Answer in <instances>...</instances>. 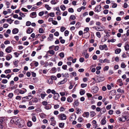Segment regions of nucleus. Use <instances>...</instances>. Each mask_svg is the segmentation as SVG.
I'll use <instances>...</instances> for the list:
<instances>
[{
  "label": "nucleus",
  "mask_w": 129,
  "mask_h": 129,
  "mask_svg": "<svg viewBox=\"0 0 129 129\" xmlns=\"http://www.w3.org/2000/svg\"><path fill=\"white\" fill-rule=\"evenodd\" d=\"M12 123H15L17 125H18L19 127L21 128L25 125L24 120L19 117H17L15 119H12L11 120Z\"/></svg>",
  "instance_id": "nucleus-1"
},
{
  "label": "nucleus",
  "mask_w": 129,
  "mask_h": 129,
  "mask_svg": "<svg viewBox=\"0 0 129 129\" xmlns=\"http://www.w3.org/2000/svg\"><path fill=\"white\" fill-rule=\"evenodd\" d=\"M33 96L31 95H29L28 96L24 97L22 98V102H25L29 100H31L33 98Z\"/></svg>",
  "instance_id": "nucleus-2"
},
{
  "label": "nucleus",
  "mask_w": 129,
  "mask_h": 129,
  "mask_svg": "<svg viewBox=\"0 0 129 129\" xmlns=\"http://www.w3.org/2000/svg\"><path fill=\"white\" fill-rule=\"evenodd\" d=\"M122 118H124L125 121L129 120V113L125 112L122 115Z\"/></svg>",
  "instance_id": "nucleus-3"
},
{
  "label": "nucleus",
  "mask_w": 129,
  "mask_h": 129,
  "mask_svg": "<svg viewBox=\"0 0 129 129\" xmlns=\"http://www.w3.org/2000/svg\"><path fill=\"white\" fill-rule=\"evenodd\" d=\"M49 121L50 122V125L53 126L56 124V122L55 120L54 117H52L50 118Z\"/></svg>",
  "instance_id": "nucleus-4"
},
{
  "label": "nucleus",
  "mask_w": 129,
  "mask_h": 129,
  "mask_svg": "<svg viewBox=\"0 0 129 129\" xmlns=\"http://www.w3.org/2000/svg\"><path fill=\"white\" fill-rule=\"evenodd\" d=\"M58 116L59 119L61 120H66L67 119L66 115L63 113L59 114Z\"/></svg>",
  "instance_id": "nucleus-5"
},
{
  "label": "nucleus",
  "mask_w": 129,
  "mask_h": 129,
  "mask_svg": "<svg viewBox=\"0 0 129 129\" xmlns=\"http://www.w3.org/2000/svg\"><path fill=\"white\" fill-rule=\"evenodd\" d=\"M99 48L100 49L102 50L104 49L105 50H108L107 46L105 44L103 45H100L99 46Z\"/></svg>",
  "instance_id": "nucleus-6"
},
{
  "label": "nucleus",
  "mask_w": 129,
  "mask_h": 129,
  "mask_svg": "<svg viewBox=\"0 0 129 129\" xmlns=\"http://www.w3.org/2000/svg\"><path fill=\"white\" fill-rule=\"evenodd\" d=\"M7 120V118L5 117H0V124H3Z\"/></svg>",
  "instance_id": "nucleus-7"
},
{
  "label": "nucleus",
  "mask_w": 129,
  "mask_h": 129,
  "mask_svg": "<svg viewBox=\"0 0 129 129\" xmlns=\"http://www.w3.org/2000/svg\"><path fill=\"white\" fill-rule=\"evenodd\" d=\"M99 90L98 87L96 86H95L92 87V92L93 93H97Z\"/></svg>",
  "instance_id": "nucleus-8"
},
{
  "label": "nucleus",
  "mask_w": 129,
  "mask_h": 129,
  "mask_svg": "<svg viewBox=\"0 0 129 129\" xmlns=\"http://www.w3.org/2000/svg\"><path fill=\"white\" fill-rule=\"evenodd\" d=\"M105 80L104 78L101 77H98L96 79L97 82H100L102 81Z\"/></svg>",
  "instance_id": "nucleus-9"
},
{
  "label": "nucleus",
  "mask_w": 129,
  "mask_h": 129,
  "mask_svg": "<svg viewBox=\"0 0 129 129\" xmlns=\"http://www.w3.org/2000/svg\"><path fill=\"white\" fill-rule=\"evenodd\" d=\"M101 6L100 5H97L95 8V11L97 12H99L101 10Z\"/></svg>",
  "instance_id": "nucleus-10"
},
{
  "label": "nucleus",
  "mask_w": 129,
  "mask_h": 129,
  "mask_svg": "<svg viewBox=\"0 0 129 129\" xmlns=\"http://www.w3.org/2000/svg\"><path fill=\"white\" fill-rule=\"evenodd\" d=\"M37 15L36 12H34L31 13L30 15V16L32 18H36Z\"/></svg>",
  "instance_id": "nucleus-11"
},
{
  "label": "nucleus",
  "mask_w": 129,
  "mask_h": 129,
  "mask_svg": "<svg viewBox=\"0 0 129 129\" xmlns=\"http://www.w3.org/2000/svg\"><path fill=\"white\" fill-rule=\"evenodd\" d=\"M67 80L68 79L66 78H65L63 80L59 81L58 83V84H63L67 82Z\"/></svg>",
  "instance_id": "nucleus-12"
},
{
  "label": "nucleus",
  "mask_w": 129,
  "mask_h": 129,
  "mask_svg": "<svg viewBox=\"0 0 129 129\" xmlns=\"http://www.w3.org/2000/svg\"><path fill=\"white\" fill-rule=\"evenodd\" d=\"M12 49V48L11 47L8 46L6 49L5 51L9 53L11 52Z\"/></svg>",
  "instance_id": "nucleus-13"
},
{
  "label": "nucleus",
  "mask_w": 129,
  "mask_h": 129,
  "mask_svg": "<svg viewBox=\"0 0 129 129\" xmlns=\"http://www.w3.org/2000/svg\"><path fill=\"white\" fill-rule=\"evenodd\" d=\"M22 89V90L19 89V93L20 94H23L26 92L27 91L26 89L25 88H23Z\"/></svg>",
  "instance_id": "nucleus-14"
},
{
  "label": "nucleus",
  "mask_w": 129,
  "mask_h": 129,
  "mask_svg": "<svg viewBox=\"0 0 129 129\" xmlns=\"http://www.w3.org/2000/svg\"><path fill=\"white\" fill-rule=\"evenodd\" d=\"M89 113L88 112H84L82 114V116L84 117H85L87 118L89 117Z\"/></svg>",
  "instance_id": "nucleus-15"
},
{
  "label": "nucleus",
  "mask_w": 129,
  "mask_h": 129,
  "mask_svg": "<svg viewBox=\"0 0 129 129\" xmlns=\"http://www.w3.org/2000/svg\"><path fill=\"white\" fill-rule=\"evenodd\" d=\"M89 30V28L88 27H86L84 28V31L85 32L84 33V34H88V36L89 35V33H88V32Z\"/></svg>",
  "instance_id": "nucleus-16"
},
{
  "label": "nucleus",
  "mask_w": 129,
  "mask_h": 129,
  "mask_svg": "<svg viewBox=\"0 0 129 129\" xmlns=\"http://www.w3.org/2000/svg\"><path fill=\"white\" fill-rule=\"evenodd\" d=\"M59 97V94L58 93H56L54 94V98L55 100H58Z\"/></svg>",
  "instance_id": "nucleus-17"
},
{
  "label": "nucleus",
  "mask_w": 129,
  "mask_h": 129,
  "mask_svg": "<svg viewBox=\"0 0 129 129\" xmlns=\"http://www.w3.org/2000/svg\"><path fill=\"white\" fill-rule=\"evenodd\" d=\"M19 31L18 29L17 28H15L12 30V33L13 34H16Z\"/></svg>",
  "instance_id": "nucleus-18"
},
{
  "label": "nucleus",
  "mask_w": 129,
  "mask_h": 129,
  "mask_svg": "<svg viewBox=\"0 0 129 129\" xmlns=\"http://www.w3.org/2000/svg\"><path fill=\"white\" fill-rule=\"evenodd\" d=\"M53 39V35L52 34H50L48 38V41H52Z\"/></svg>",
  "instance_id": "nucleus-19"
},
{
  "label": "nucleus",
  "mask_w": 129,
  "mask_h": 129,
  "mask_svg": "<svg viewBox=\"0 0 129 129\" xmlns=\"http://www.w3.org/2000/svg\"><path fill=\"white\" fill-rule=\"evenodd\" d=\"M27 125L28 127H31L33 125L32 122L30 121H28L27 123Z\"/></svg>",
  "instance_id": "nucleus-20"
},
{
  "label": "nucleus",
  "mask_w": 129,
  "mask_h": 129,
  "mask_svg": "<svg viewBox=\"0 0 129 129\" xmlns=\"http://www.w3.org/2000/svg\"><path fill=\"white\" fill-rule=\"evenodd\" d=\"M117 82L119 84V85L120 86H122L123 85V84L122 82V81L121 79H119L118 80Z\"/></svg>",
  "instance_id": "nucleus-21"
},
{
  "label": "nucleus",
  "mask_w": 129,
  "mask_h": 129,
  "mask_svg": "<svg viewBox=\"0 0 129 129\" xmlns=\"http://www.w3.org/2000/svg\"><path fill=\"white\" fill-rule=\"evenodd\" d=\"M105 117L101 121V124L102 125H104L105 124L106 122V121L105 119Z\"/></svg>",
  "instance_id": "nucleus-22"
},
{
  "label": "nucleus",
  "mask_w": 129,
  "mask_h": 129,
  "mask_svg": "<svg viewBox=\"0 0 129 129\" xmlns=\"http://www.w3.org/2000/svg\"><path fill=\"white\" fill-rule=\"evenodd\" d=\"M33 32V30L31 28H28L26 31V33L28 34H30Z\"/></svg>",
  "instance_id": "nucleus-23"
},
{
  "label": "nucleus",
  "mask_w": 129,
  "mask_h": 129,
  "mask_svg": "<svg viewBox=\"0 0 129 129\" xmlns=\"http://www.w3.org/2000/svg\"><path fill=\"white\" fill-rule=\"evenodd\" d=\"M121 49L120 48H118L115 51V53L116 54H119L121 52Z\"/></svg>",
  "instance_id": "nucleus-24"
},
{
  "label": "nucleus",
  "mask_w": 129,
  "mask_h": 129,
  "mask_svg": "<svg viewBox=\"0 0 129 129\" xmlns=\"http://www.w3.org/2000/svg\"><path fill=\"white\" fill-rule=\"evenodd\" d=\"M47 83L49 84H51L53 83V81L51 78H50L48 80Z\"/></svg>",
  "instance_id": "nucleus-25"
},
{
  "label": "nucleus",
  "mask_w": 129,
  "mask_h": 129,
  "mask_svg": "<svg viewBox=\"0 0 129 129\" xmlns=\"http://www.w3.org/2000/svg\"><path fill=\"white\" fill-rule=\"evenodd\" d=\"M116 91L115 90H113L111 91L110 92V94L112 95H114L116 94Z\"/></svg>",
  "instance_id": "nucleus-26"
},
{
  "label": "nucleus",
  "mask_w": 129,
  "mask_h": 129,
  "mask_svg": "<svg viewBox=\"0 0 129 129\" xmlns=\"http://www.w3.org/2000/svg\"><path fill=\"white\" fill-rule=\"evenodd\" d=\"M101 109V110L100 111V112L101 114H102L105 113L106 111V110L105 108H103Z\"/></svg>",
  "instance_id": "nucleus-27"
},
{
  "label": "nucleus",
  "mask_w": 129,
  "mask_h": 129,
  "mask_svg": "<svg viewBox=\"0 0 129 129\" xmlns=\"http://www.w3.org/2000/svg\"><path fill=\"white\" fill-rule=\"evenodd\" d=\"M73 100L71 96L69 97L67 99V101L69 102H71Z\"/></svg>",
  "instance_id": "nucleus-28"
},
{
  "label": "nucleus",
  "mask_w": 129,
  "mask_h": 129,
  "mask_svg": "<svg viewBox=\"0 0 129 129\" xmlns=\"http://www.w3.org/2000/svg\"><path fill=\"white\" fill-rule=\"evenodd\" d=\"M45 7L48 10H49L51 9V7H49V5L47 4L45 5Z\"/></svg>",
  "instance_id": "nucleus-29"
},
{
  "label": "nucleus",
  "mask_w": 129,
  "mask_h": 129,
  "mask_svg": "<svg viewBox=\"0 0 129 129\" xmlns=\"http://www.w3.org/2000/svg\"><path fill=\"white\" fill-rule=\"evenodd\" d=\"M85 93V91L83 89H81L80 91V95H83Z\"/></svg>",
  "instance_id": "nucleus-30"
},
{
  "label": "nucleus",
  "mask_w": 129,
  "mask_h": 129,
  "mask_svg": "<svg viewBox=\"0 0 129 129\" xmlns=\"http://www.w3.org/2000/svg\"><path fill=\"white\" fill-rule=\"evenodd\" d=\"M90 116L92 117H94L96 113L94 111H92L90 112Z\"/></svg>",
  "instance_id": "nucleus-31"
},
{
  "label": "nucleus",
  "mask_w": 129,
  "mask_h": 129,
  "mask_svg": "<svg viewBox=\"0 0 129 129\" xmlns=\"http://www.w3.org/2000/svg\"><path fill=\"white\" fill-rule=\"evenodd\" d=\"M11 72V71L10 69H8L6 70L5 71L4 73L6 74L10 73Z\"/></svg>",
  "instance_id": "nucleus-32"
},
{
  "label": "nucleus",
  "mask_w": 129,
  "mask_h": 129,
  "mask_svg": "<svg viewBox=\"0 0 129 129\" xmlns=\"http://www.w3.org/2000/svg\"><path fill=\"white\" fill-rule=\"evenodd\" d=\"M10 56H8L6 57V59L7 60L9 61L10 60L12 57V56L10 54Z\"/></svg>",
  "instance_id": "nucleus-33"
},
{
  "label": "nucleus",
  "mask_w": 129,
  "mask_h": 129,
  "mask_svg": "<svg viewBox=\"0 0 129 129\" xmlns=\"http://www.w3.org/2000/svg\"><path fill=\"white\" fill-rule=\"evenodd\" d=\"M51 106H48V105H46L44 107V108L46 109V110H49L51 109Z\"/></svg>",
  "instance_id": "nucleus-34"
},
{
  "label": "nucleus",
  "mask_w": 129,
  "mask_h": 129,
  "mask_svg": "<svg viewBox=\"0 0 129 129\" xmlns=\"http://www.w3.org/2000/svg\"><path fill=\"white\" fill-rule=\"evenodd\" d=\"M56 69L55 67L53 68L51 70V71L52 73H54L56 72Z\"/></svg>",
  "instance_id": "nucleus-35"
},
{
  "label": "nucleus",
  "mask_w": 129,
  "mask_h": 129,
  "mask_svg": "<svg viewBox=\"0 0 129 129\" xmlns=\"http://www.w3.org/2000/svg\"><path fill=\"white\" fill-rule=\"evenodd\" d=\"M121 67L122 68H125L126 67V65L125 64V63L124 62L121 63Z\"/></svg>",
  "instance_id": "nucleus-36"
},
{
  "label": "nucleus",
  "mask_w": 129,
  "mask_h": 129,
  "mask_svg": "<svg viewBox=\"0 0 129 129\" xmlns=\"http://www.w3.org/2000/svg\"><path fill=\"white\" fill-rule=\"evenodd\" d=\"M64 125V123H59V126L61 128H63Z\"/></svg>",
  "instance_id": "nucleus-37"
},
{
  "label": "nucleus",
  "mask_w": 129,
  "mask_h": 129,
  "mask_svg": "<svg viewBox=\"0 0 129 129\" xmlns=\"http://www.w3.org/2000/svg\"><path fill=\"white\" fill-rule=\"evenodd\" d=\"M60 8L62 11H64L66 8L65 6L63 5H62L60 6Z\"/></svg>",
  "instance_id": "nucleus-38"
},
{
  "label": "nucleus",
  "mask_w": 129,
  "mask_h": 129,
  "mask_svg": "<svg viewBox=\"0 0 129 129\" xmlns=\"http://www.w3.org/2000/svg\"><path fill=\"white\" fill-rule=\"evenodd\" d=\"M98 29L97 30L99 31H103L104 30V28L100 26L99 27H98Z\"/></svg>",
  "instance_id": "nucleus-39"
},
{
  "label": "nucleus",
  "mask_w": 129,
  "mask_h": 129,
  "mask_svg": "<svg viewBox=\"0 0 129 129\" xmlns=\"http://www.w3.org/2000/svg\"><path fill=\"white\" fill-rule=\"evenodd\" d=\"M48 52L52 55H53L55 53L54 51L53 50H49L48 51Z\"/></svg>",
  "instance_id": "nucleus-40"
},
{
  "label": "nucleus",
  "mask_w": 129,
  "mask_h": 129,
  "mask_svg": "<svg viewBox=\"0 0 129 129\" xmlns=\"http://www.w3.org/2000/svg\"><path fill=\"white\" fill-rule=\"evenodd\" d=\"M66 29L65 27L63 26H61L60 28V30L61 32H63Z\"/></svg>",
  "instance_id": "nucleus-41"
},
{
  "label": "nucleus",
  "mask_w": 129,
  "mask_h": 129,
  "mask_svg": "<svg viewBox=\"0 0 129 129\" xmlns=\"http://www.w3.org/2000/svg\"><path fill=\"white\" fill-rule=\"evenodd\" d=\"M59 56L62 58H63L64 57V54L63 52H61L59 54Z\"/></svg>",
  "instance_id": "nucleus-42"
},
{
  "label": "nucleus",
  "mask_w": 129,
  "mask_h": 129,
  "mask_svg": "<svg viewBox=\"0 0 129 129\" xmlns=\"http://www.w3.org/2000/svg\"><path fill=\"white\" fill-rule=\"evenodd\" d=\"M49 15L51 17H53L55 16L54 13L53 12H51L49 14Z\"/></svg>",
  "instance_id": "nucleus-43"
},
{
  "label": "nucleus",
  "mask_w": 129,
  "mask_h": 129,
  "mask_svg": "<svg viewBox=\"0 0 129 129\" xmlns=\"http://www.w3.org/2000/svg\"><path fill=\"white\" fill-rule=\"evenodd\" d=\"M51 78L53 80H56L57 79V77L56 76L52 75L51 77Z\"/></svg>",
  "instance_id": "nucleus-44"
},
{
  "label": "nucleus",
  "mask_w": 129,
  "mask_h": 129,
  "mask_svg": "<svg viewBox=\"0 0 129 129\" xmlns=\"http://www.w3.org/2000/svg\"><path fill=\"white\" fill-rule=\"evenodd\" d=\"M8 80L6 79H3L2 81V83L3 84H6L8 82Z\"/></svg>",
  "instance_id": "nucleus-45"
},
{
  "label": "nucleus",
  "mask_w": 129,
  "mask_h": 129,
  "mask_svg": "<svg viewBox=\"0 0 129 129\" xmlns=\"http://www.w3.org/2000/svg\"><path fill=\"white\" fill-rule=\"evenodd\" d=\"M96 35L97 37L99 38H101V35L99 32H97L96 33Z\"/></svg>",
  "instance_id": "nucleus-46"
},
{
  "label": "nucleus",
  "mask_w": 129,
  "mask_h": 129,
  "mask_svg": "<svg viewBox=\"0 0 129 129\" xmlns=\"http://www.w3.org/2000/svg\"><path fill=\"white\" fill-rule=\"evenodd\" d=\"M79 105V103L77 101H76L74 103V106H77Z\"/></svg>",
  "instance_id": "nucleus-47"
},
{
  "label": "nucleus",
  "mask_w": 129,
  "mask_h": 129,
  "mask_svg": "<svg viewBox=\"0 0 129 129\" xmlns=\"http://www.w3.org/2000/svg\"><path fill=\"white\" fill-rule=\"evenodd\" d=\"M46 93H41V96L42 99H44V97L46 95Z\"/></svg>",
  "instance_id": "nucleus-48"
},
{
  "label": "nucleus",
  "mask_w": 129,
  "mask_h": 129,
  "mask_svg": "<svg viewBox=\"0 0 129 129\" xmlns=\"http://www.w3.org/2000/svg\"><path fill=\"white\" fill-rule=\"evenodd\" d=\"M13 96V94L12 93H9L8 95V96L10 98H11Z\"/></svg>",
  "instance_id": "nucleus-49"
},
{
  "label": "nucleus",
  "mask_w": 129,
  "mask_h": 129,
  "mask_svg": "<svg viewBox=\"0 0 129 129\" xmlns=\"http://www.w3.org/2000/svg\"><path fill=\"white\" fill-rule=\"evenodd\" d=\"M75 26H76V27L77 28H79V27H80V23L79 22H78L75 25Z\"/></svg>",
  "instance_id": "nucleus-50"
},
{
  "label": "nucleus",
  "mask_w": 129,
  "mask_h": 129,
  "mask_svg": "<svg viewBox=\"0 0 129 129\" xmlns=\"http://www.w3.org/2000/svg\"><path fill=\"white\" fill-rule=\"evenodd\" d=\"M66 109L63 107H61L59 109V111L60 112H62L65 111Z\"/></svg>",
  "instance_id": "nucleus-51"
},
{
  "label": "nucleus",
  "mask_w": 129,
  "mask_h": 129,
  "mask_svg": "<svg viewBox=\"0 0 129 129\" xmlns=\"http://www.w3.org/2000/svg\"><path fill=\"white\" fill-rule=\"evenodd\" d=\"M125 49L126 50L129 49V45L127 44L124 46Z\"/></svg>",
  "instance_id": "nucleus-52"
},
{
  "label": "nucleus",
  "mask_w": 129,
  "mask_h": 129,
  "mask_svg": "<svg viewBox=\"0 0 129 129\" xmlns=\"http://www.w3.org/2000/svg\"><path fill=\"white\" fill-rule=\"evenodd\" d=\"M39 32L40 33L42 34L44 32V30L42 28H40L39 29Z\"/></svg>",
  "instance_id": "nucleus-53"
},
{
  "label": "nucleus",
  "mask_w": 129,
  "mask_h": 129,
  "mask_svg": "<svg viewBox=\"0 0 129 129\" xmlns=\"http://www.w3.org/2000/svg\"><path fill=\"white\" fill-rule=\"evenodd\" d=\"M21 96L18 95L16 97L15 99L16 100H20L21 99Z\"/></svg>",
  "instance_id": "nucleus-54"
},
{
  "label": "nucleus",
  "mask_w": 129,
  "mask_h": 129,
  "mask_svg": "<svg viewBox=\"0 0 129 129\" xmlns=\"http://www.w3.org/2000/svg\"><path fill=\"white\" fill-rule=\"evenodd\" d=\"M69 31L67 30H66L64 32V35L66 36H68V34H69Z\"/></svg>",
  "instance_id": "nucleus-55"
},
{
  "label": "nucleus",
  "mask_w": 129,
  "mask_h": 129,
  "mask_svg": "<svg viewBox=\"0 0 129 129\" xmlns=\"http://www.w3.org/2000/svg\"><path fill=\"white\" fill-rule=\"evenodd\" d=\"M31 23L29 21H27L26 22V25L27 26H29L30 25Z\"/></svg>",
  "instance_id": "nucleus-56"
},
{
  "label": "nucleus",
  "mask_w": 129,
  "mask_h": 129,
  "mask_svg": "<svg viewBox=\"0 0 129 129\" xmlns=\"http://www.w3.org/2000/svg\"><path fill=\"white\" fill-rule=\"evenodd\" d=\"M38 99L36 98H35L33 99V102L35 103H37L38 102Z\"/></svg>",
  "instance_id": "nucleus-57"
},
{
  "label": "nucleus",
  "mask_w": 129,
  "mask_h": 129,
  "mask_svg": "<svg viewBox=\"0 0 129 129\" xmlns=\"http://www.w3.org/2000/svg\"><path fill=\"white\" fill-rule=\"evenodd\" d=\"M19 112V111L18 110H14L13 113L14 114L16 115Z\"/></svg>",
  "instance_id": "nucleus-58"
},
{
  "label": "nucleus",
  "mask_w": 129,
  "mask_h": 129,
  "mask_svg": "<svg viewBox=\"0 0 129 129\" xmlns=\"http://www.w3.org/2000/svg\"><path fill=\"white\" fill-rule=\"evenodd\" d=\"M68 11L70 12L73 13L74 12V10L72 8H69L68 9Z\"/></svg>",
  "instance_id": "nucleus-59"
},
{
  "label": "nucleus",
  "mask_w": 129,
  "mask_h": 129,
  "mask_svg": "<svg viewBox=\"0 0 129 129\" xmlns=\"http://www.w3.org/2000/svg\"><path fill=\"white\" fill-rule=\"evenodd\" d=\"M70 18L72 20H74L76 19V17L74 15H71L70 17Z\"/></svg>",
  "instance_id": "nucleus-60"
},
{
  "label": "nucleus",
  "mask_w": 129,
  "mask_h": 129,
  "mask_svg": "<svg viewBox=\"0 0 129 129\" xmlns=\"http://www.w3.org/2000/svg\"><path fill=\"white\" fill-rule=\"evenodd\" d=\"M67 66L66 65H63L62 66V68L64 70H66L67 69Z\"/></svg>",
  "instance_id": "nucleus-61"
},
{
  "label": "nucleus",
  "mask_w": 129,
  "mask_h": 129,
  "mask_svg": "<svg viewBox=\"0 0 129 129\" xmlns=\"http://www.w3.org/2000/svg\"><path fill=\"white\" fill-rule=\"evenodd\" d=\"M51 3L52 5H55L57 3L55 1V0H52L50 2Z\"/></svg>",
  "instance_id": "nucleus-62"
},
{
  "label": "nucleus",
  "mask_w": 129,
  "mask_h": 129,
  "mask_svg": "<svg viewBox=\"0 0 129 129\" xmlns=\"http://www.w3.org/2000/svg\"><path fill=\"white\" fill-rule=\"evenodd\" d=\"M32 121L35 122L36 121V118L35 116H33L32 118Z\"/></svg>",
  "instance_id": "nucleus-63"
},
{
  "label": "nucleus",
  "mask_w": 129,
  "mask_h": 129,
  "mask_svg": "<svg viewBox=\"0 0 129 129\" xmlns=\"http://www.w3.org/2000/svg\"><path fill=\"white\" fill-rule=\"evenodd\" d=\"M110 60L108 59L105 58L104 60V63L107 62V63H109L110 62Z\"/></svg>",
  "instance_id": "nucleus-64"
}]
</instances>
